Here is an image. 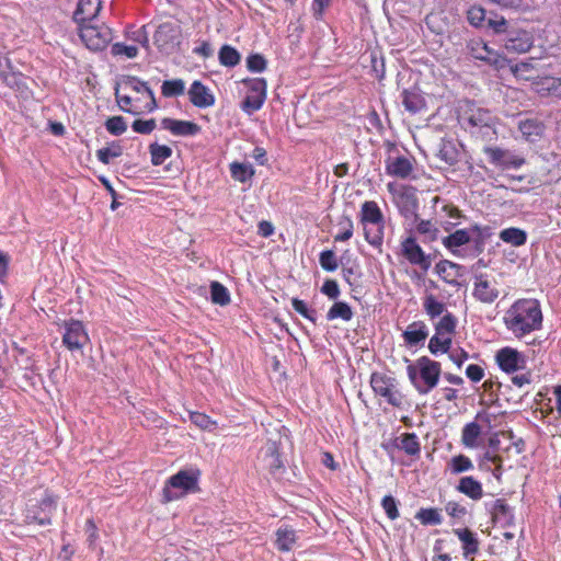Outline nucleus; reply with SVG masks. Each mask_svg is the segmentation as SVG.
<instances>
[{
	"instance_id": "obj_1",
	"label": "nucleus",
	"mask_w": 561,
	"mask_h": 561,
	"mask_svg": "<svg viewBox=\"0 0 561 561\" xmlns=\"http://www.w3.org/2000/svg\"><path fill=\"white\" fill-rule=\"evenodd\" d=\"M504 322L507 329L516 337H523L526 334L538 330L542 322L539 304L533 299H522L516 301L506 311Z\"/></svg>"
},
{
	"instance_id": "obj_2",
	"label": "nucleus",
	"mask_w": 561,
	"mask_h": 561,
	"mask_svg": "<svg viewBox=\"0 0 561 561\" xmlns=\"http://www.w3.org/2000/svg\"><path fill=\"white\" fill-rule=\"evenodd\" d=\"M115 95L118 106L134 114L144 110L151 111L154 106L152 91L145 83L135 80L119 82Z\"/></svg>"
},
{
	"instance_id": "obj_3",
	"label": "nucleus",
	"mask_w": 561,
	"mask_h": 561,
	"mask_svg": "<svg viewBox=\"0 0 561 561\" xmlns=\"http://www.w3.org/2000/svg\"><path fill=\"white\" fill-rule=\"evenodd\" d=\"M408 375L420 393H427L438 382L440 365L424 356L408 366Z\"/></svg>"
},
{
	"instance_id": "obj_4",
	"label": "nucleus",
	"mask_w": 561,
	"mask_h": 561,
	"mask_svg": "<svg viewBox=\"0 0 561 561\" xmlns=\"http://www.w3.org/2000/svg\"><path fill=\"white\" fill-rule=\"evenodd\" d=\"M197 470H181L172 476L165 483L163 489V501L171 502L185 496L188 493L198 491Z\"/></svg>"
},
{
	"instance_id": "obj_5",
	"label": "nucleus",
	"mask_w": 561,
	"mask_h": 561,
	"mask_svg": "<svg viewBox=\"0 0 561 561\" xmlns=\"http://www.w3.org/2000/svg\"><path fill=\"white\" fill-rule=\"evenodd\" d=\"M362 222L364 224L365 238L370 244L381 241L382 215L375 202H366L362 207Z\"/></svg>"
},
{
	"instance_id": "obj_6",
	"label": "nucleus",
	"mask_w": 561,
	"mask_h": 561,
	"mask_svg": "<svg viewBox=\"0 0 561 561\" xmlns=\"http://www.w3.org/2000/svg\"><path fill=\"white\" fill-rule=\"evenodd\" d=\"M243 84L248 87V93L242 102V110L251 114L261 108L266 96V82L263 79L254 78L243 80Z\"/></svg>"
},
{
	"instance_id": "obj_7",
	"label": "nucleus",
	"mask_w": 561,
	"mask_h": 561,
	"mask_svg": "<svg viewBox=\"0 0 561 561\" xmlns=\"http://www.w3.org/2000/svg\"><path fill=\"white\" fill-rule=\"evenodd\" d=\"M472 294L479 301L492 304L500 297L502 289L494 276L481 274L476 277Z\"/></svg>"
},
{
	"instance_id": "obj_8",
	"label": "nucleus",
	"mask_w": 561,
	"mask_h": 561,
	"mask_svg": "<svg viewBox=\"0 0 561 561\" xmlns=\"http://www.w3.org/2000/svg\"><path fill=\"white\" fill-rule=\"evenodd\" d=\"M104 25L103 19L80 23V37L89 49L99 51L105 47Z\"/></svg>"
},
{
	"instance_id": "obj_9",
	"label": "nucleus",
	"mask_w": 561,
	"mask_h": 561,
	"mask_svg": "<svg viewBox=\"0 0 561 561\" xmlns=\"http://www.w3.org/2000/svg\"><path fill=\"white\" fill-rule=\"evenodd\" d=\"M388 190L392 194L397 206L404 213H413L417 206L415 190L410 186L389 183Z\"/></svg>"
},
{
	"instance_id": "obj_10",
	"label": "nucleus",
	"mask_w": 561,
	"mask_h": 561,
	"mask_svg": "<svg viewBox=\"0 0 561 561\" xmlns=\"http://www.w3.org/2000/svg\"><path fill=\"white\" fill-rule=\"evenodd\" d=\"M56 510V501L51 495L46 494L38 505H34L27 511V523H37L46 525L50 523V518Z\"/></svg>"
},
{
	"instance_id": "obj_11",
	"label": "nucleus",
	"mask_w": 561,
	"mask_h": 561,
	"mask_svg": "<svg viewBox=\"0 0 561 561\" xmlns=\"http://www.w3.org/2000/svg\"><path fill=\"white\" fill-rule=\"evenodd\" d=\"M180 26L176 23L167 22L159 25L154 42L160 49H173L180 43Z\"/></svg>"
},
{
	"instance_id": "obj_12",
	"label": "nucleus",
	"mask_w": 561,
	"mask_h": 561,
	"mask_svg": "<svg viewBox=\"0 0 561 561\" xmlns=\"http://www.w3.org/2000/svg\"><path fill=\"white\" fill-rule=\"evenodd\" d=\"M496 360L506 373H515L526 368V358L518 351L505 347L497 352Z\"/></svg>"
},
{
	"instance_id": "obj_13",
	"label": "nucleus",
	"mask_w": 561,
	"mask_h": 561,
	"mask_svg": "<svg viewBox=\"0 0 561 561\" xmlns=\"http://www.w3.org/2000/svg\"><path fill=\"white\" fill-rule=\"evenodd\" d=\"M533 46V36L525 31H511L504 42V48L512 54H523Z\"/></svg>"
},
{
	"instance_id": "obj_14",
	"label": "nucleus",
	"mask_w": 561,
	"mask_h": 561,
	"mask_svg": "<svg viewBox=\"0 0 561 561\" xmlns=\"http://www.w3.org/2000/svg\"><path fill=\"white\" fill-rule=\"evenodd\" d=\"M102 0H80L75 12V19L78 23L94 22L102 12Z\"/></svg>"
},
{
	"instance_id": "obj_15",
	"label": "nucleus",
	"mask_w": 561,
	"mask_h": 561,
	"mask_svg": "<svg viewBox=\"0 0 561 561\" xmlns=\"http://www.w3.org/2000/svg\"><path fill=\"white\" fill-rule=\"evenodd\" d=\"M88 341L82 323L79 321H70L66 324V333L64 335V343L69 350H79Z\"/></svg>"
},
{
	"instance_id": "obj_16",
	"label": "nucleus",
	"mask_w": 561,
	"mask_h": 561,
	"mask_svg": "<svg viewBox=\"0 0 561 561\" xmlns=\"http://www.w3.org/2000/svg\"><path fill=\"white\" fill-rule=\"evenodd\" d=\"M490 161L503 169H517L524 163V159L517 157L510 151L497 148H489L485 150Z\"/></svg>"
},
{
	"instance_id": "obj_17",
	"label": "nucleus",
	"mask_w": 561,
	"mask_h": 561,
	"mask_svg": "<svg viewBox=\"0 0 561 561\" xmlns=\"http://www.w3.org/2000/svg\"><path fill=\"white\" fill-rule=\"evenodd\" d=\"M412 170V163L404 157H389L387 160L386 171L390 175L405 179Z\"/></svg>"
},
{
	"instance_id": "obj_18",
	"label": "nucleus",
	"mask_w": 561,
	"mask_h": 561,
	"mask_svg": "<svg viewBox=\"0 0 561 561\" xmlns=\"http://www.w3.org/2000/svg\"><path fill=\"white\" fill-rule=\"evenodd\" d=\"M403 253L411 263L420 265L423 270L428 268L431 264L430 260L424 255L422 249L413 239L404 241Z\"/></svg>"
},
{
	"instance_id": "obj_19",
	"label": "nucleus",
	"mask_w": 561,
	"mask_h": 561,
	"mask_svg": "<svg viewBox=\"0 0 561 561\" xmlns=\"http://www.w3.org/2000/svg\"><path fill=\"white\" fill-rule=\"evenodd\" d=\"M275 536V545L280 551L291 550L298 540L296 531L288 526L279 527Z\"/></svg>"
},
{
	"instance_id": "obj_20",
	"label": "nucleus",
	"mask_w": 561,
	"mask_h": 561,
	"mask_svg": "<svg viewBox=\"0 0 561 561\" xmlns=\"http://www.w3.org/2000/svg\"><path fill=\"white\" fill-rule=\"evenodd\" d=\"M437 273L448 283H455L465 275L462 266L450 261H442L436 265Z\"/></svg>"
},
{
	"instance_id": "obj_21",
	"label": "nucleus",
	"mask_w": 561,
	"mask_h": 561,
	"mask_svg": "<svg viewBox=\"0 0 561 561\" xmlns=\"http://www.w3.org/2000/svg\"><path fill=\"white\" fill-rule=\"evenodd\" d=\"M191 101L197 106H209L214 103L213 95L198 81H195L190 91Z\"/></svg>"
},
{
	"instance_id": "obj_22",
	"label": "nucleus",
	"mask_w": 561,
	"mask_h": 561,
	"mask_svg": "<svg viewBox=\"0 0 561 561\" xmlns=\"http://www.w3.org/2000/svg\"><path fill=\"white\" fill-rule=\"evenodd\" d=\"M481 433L482 426L476 422H471L462 430L461 443L468 448H476L479 446Z\"/></svg>"
},
{
	"instance_id": "obj_23",
	"label": "nucleus",
	"mask_w": 561,
	"mask_h": 561,
	"mask_svg": "<svg viewBox=\"0 0 561 561\" xmlns=\"http://www.w3.org/2000/svg\"><path fill=\"white\" fill-rule=\"evenodd\" d=\"M428 335L427 328L422 322H414L408 327L403 333L407 343L414 345L423 342Z\"/></svg>"
},
{
	"instance_id": "obj_24",
	"label": "nucleus",
	"mask_w": 561,
	"mask_h": 561,
	"mask_svg": "<svg viewBox=\"0 0 561 561\" xmlns=\"http://www.w3.org/2000/svg\"><path fill=\"white\" fill-rule=\"evenodd\" d=\"M162 124L164 128L171 130L175 135H194L198 131L197 125L190 122L165 118Z\"/></svg>"
},
{
	"instance_id": "obj_25",
	"label": "nucleus",
	"mask_w": 561,
	"mask_h": 561,
	"mask_svg": "<svg viewBox=\"0 0 561 561\" xmlns=\"http://www.w3.org/2000/svg\"><path fill=\"white\" fill-rule=\"evenodd\" d=\"M458 490L473 500L481 499L483 494L481 483L474 480L472 477L461 478L459 481Z\"/></svg>"
},
{
	"instance_id": "obj_26",
	"label": "nucleus",
	"mask_w": 561,
	"mask_h": 561,
	"mask_svg": "<svg viewBox=\"0 0 561 561\" xmlns=\"http://www.w3.org/2000/svg\"><path fill=\"white\" fill-rule=\"evenodd\" d=\"M283 448V442H278V446L276 442H271L266 447V460L270 469L275 472L284 467L283 461L280 459L279 449Z\"/></svg>"
},
{
	"instance_id": "obj_27",
	"label": "nucleus",
	"mask_w": 561,
	"mask_h": 561,
	"mask_svg": "<svg viewBox=\"0 0 561 561\" xmlns=\"http://www.w3.org/2000/svg\"><path fill=\"white\" fill-rule=\"evenodd\" d=\"M526 232L518 228H507L500 232V239L514 247L523 245L526 242Z\"/></svg>"
},
{
	"instance_id": "obj_28",
	"label": "nucleus",
	"mask_w": 561,
	"mask_h": 561,
	"mask_svg": "<svg viewBox=\"0 0 561 561\" xmlns=\"http://www.w3.org/2000/svg\"><path fill=\"white\" fill-rule=\"evenodd\" d=\"M538 91L542 94L561 98V79L547 77L538 83Z\"/></svg>"
},
{
	"instance_id": "obj_29",
	"label": "nucleus",
	"mask_w": 561,
	"mask_h": 561,
	"mask_svg": "<svg viewBox=\"0 0 561 561\" xmlns=\"http://www.w3.org/2000/svg\"><path fill=\"white\" fill-rule=\"evenodd\" d=\"M232 178L239 182H247L254 175V169L249 163L233 162L230 164Z\"/></svg>"
},
{
	"instance_id": "obj_30",
	"label": "nucleus",
	"mask_w": 561,
	"mask_h": 561,
	"mask_svg": "<svg viewBox=\"0 0 561 561\" xmlns=\"http://www.w3.org/2000/svg\"><path fill=\"white\" fill-rule=\"evenodd\" d=\"M458 538L463 543L466 554L474 553L478 549V541L474 538L472 531L469 529H457L455 530Z\"/></svg>"
},
{
	"instance_id": "obj_31",
	"label": "nucleus",
	"mask_w": 561,
	"mask_h": 561,
	"mask_svg": "<svg viewBox=\"0 0 561 561\" xmlns=\"http://www.w3.org/2000/svg\"><path fill=\"white\" fill-rule=\"evenodd\" d=\"M211 300L215 304L225 306L230 302V295L228 289L218 282H213L210 285Z\"/></svg>"
},
{
	"instance_id": "obj_32",
	"label": "nucleus",
	"mask_w": 561,
	"mask_h": 561,
	"mask_svg": "<svg viewBox=\"0 0 561 561\" xmlns=\"http://www.w3.org/2000/svg\"><path fill=\"white\" fill-rule=\"evenodd\" d=\"M398 446L409 455H415L420 451V444L415 434L401 435Z\"/></svg>"
},
{
	"instance_id": "obj_33",
	"label": "nucleus",
	"mask_w": 561,
	"mask_h": 561,
	"mask_svg": "<svg viewBox=\"0 0 561 561\" xmlns=\"http://www.w3.org/2000/svg\"><path fill=\"white\" fill-rule=\"evenodd\" d=\"M352 316H353V312H352L350 306L345 302L340 301V302H335L331 307L327 317L329 320L341 318L345 321H348V320H351Z\"/></svg>"
},
{
	"instance_id": "obj_34",
	"label": "nucleus",
	"mask_w": 561,
	"mask_h": 561,
	"mask_svg": "<svg viewBox=\"0 0 561 561\" xmlns=\"http://www.w3.org/2000/svg\"><path fill=\"white\" fill-rule=\"evenodd\" d=\"M171 148L167 146L158 144L150 146L151 161L156 165L162 164L171 156Z\"/></svg>"
},
{
	"instance_id": "obj_35",
	"label": "nucleus",
	"mask_w": 561,
	"mask_h": 561,
	"mask_svg": "<svg viewBox=\"0 0 561 561\" xmlns=\"http://www.w3.org/2000/svg\"><path fill=\"white\" fill-rule=\"evenodd\" d=\"M111 53L116 57L134 58L137 56L138 48L133 45L115 43L112 45Z\"/></svg>"
},
{
	"instance_id": "obj_36",
	"label": "nucleus",
	"mask_w": 561,
	"mask_h": 561,
	"mask_svg": "<svg viewBox=\"0 0 561 561\" xmlns=\"http://www.w3.org/2000/svg\"><path fill=\"white\" fill-rule=\"evenodd\" d=\"M470 240V236L466 230H457L450 236H448L444 243L447 248L460 247L462 244L468 243Z\"/></svg>"
},
{
	"instance_id": "obj_37",
	"label": "nucleus",
	"mask_w": 561,
	"mask_h": 561,
	"mask_svg": "<svg viewBox=\"0 0 561 561\" xmlns=\"http://www.w3.org/2000/svg\"><path fill=\"white\" fill-rule=\"evenodd\" d=\"M485 11L481 7H472L468 10V21L477 27H484L486 23Z\"/></svg>"
},
{
	"instance_id": "obj_38",
	"label": "nucleus",
	"mask_w": 561,
	"mask_h": 561,
	"mask_svg": "<svg viewBox=\"0 0 561 561\" xmlns=\"http://www.w3.org/2000/svg\"><path fill=\"white\" fill-rule=\"evenodd\" d=\"M219 59L225 66H234L239 62L240 55L234 48L224 46L219 53Z\"/></svg>"
},
{
	"instance_id": "obj_39",
	"label": "nucleus",
	"mask_w": 561,
	"mask_h": 561,
	"mask_svg": "<svg viewBox=\"0 0 561 561\" xmlns=\"http://www.w3.org/2000/svg\"><path fill=\"white\" fill-rule=\"evenodd\" d=\"M184 92V82L182 80L164 81L162 84V93L164 96H175Z\"/></svg>"
},
{
	"instance_id": "obj_40",
	"label": "nucleus",
	"mask_w": 561,
	"mask_h": 561,
	"mask_svg": "<svg viewBox=\"0 0 561 561\" xmlns=\"http://www.w3.org/2000/svg\"><path fill=\"white\" fill-rule=\"evenodd\" d=\"M449 465L454 473H460L470 470L473 467L471 460L463 455L454 457Z\"/></svg>"
},
{
	"instance_id": "obj_41",
	"label": "nucleus",
	"mask_w": 561,
	"mask_h": 561,
	"mask_svg": "<svg viewBox=\"0 0 561 561\" xmlns=\"http://www.w3.org/2000/svg\"><path fill=\"white\" fill-rule=\"evenodd\" d=\"M424 307L431 317L440 316L445 311L444 304L437 301L433 296L426 297Z\"/></svg>"
},
{
	"instance_id": "obj_42",
	"label": "nucleus",
	"mask_w": 561,
	"mask_h": 561,
	"mask_svg": "<svg viewBox=\"0 0 561 561\" xmlns=\"http://www.w3.org/2000/svg\"><path fill=\"white\" fill-rule=\"evenodd\" d=\"M190 419L196 426H198L202 430L211 431L213 427L216 425L215 421L210 420L209 416L202 413H191Z\"/></svg>"
},
{
	"instance_id": "obj_43",
	"label": "nucleus",
	"mask_w": 561,
	"mask_h": 561,
	"mask_svg": "<svg viewBox=\"0 0 561 561\" xmlns=\"http://www.w3.org/2000/svg\"><path fill=\"white\" fill-rule=\"evenodd\" d=\"M371 386L374 391L381 397L388 396L389 391L393 387L392 385L388 383L381 376H373Z\"/></svg>"
},
{
	"instance_id": "obj_44",
	"label": "nucleus",
	"mask_w": 561,
	"mask_h": 561,
	"mask_svg": "<svg viewBox=\"0 0 561 561\" xmlns=\"http://www.w3.org/2000/svg\"><path fill=\"white\" fill-rule=\"evenodd\" d=\"M456 328V320L451 314H445L436 324V331L453 334Z\"/></svg>"
},
{
	"instance_id": "obj_45",
	"label": "nucleus",
	"mask_w": 561,
	"mask_h": 561,
	"mask_svg": "<svg viewBox=\"0 0 561 561\" xmlns=\"http://www.w3.org/2000/svg\"><path fill=\"white\" fill-rule=\"evenodd\" d=\"M423 524L437 525L440 523V515L436 510H422L416 516Z\"/></svg>"
},
{
	"instance_id": "obj_46",
	"label": "nucleus",
	"mask_w": 561,
	"mask_h": 561,
	"mask_svg": "<svg viewBox=\"0 0 561 561\" xmlns=\"http://www.w3.org/2000/svg\"><path fill=\"white\" fill-rule=\"evenodd\" d=\"M490 465L495 466L493 473L495 477H499V471L501 469V458L497 455H495L494 453L489 450L483 456L482 466L486 469H491Z\"/></svg>"
},
{
	"instance_id": "obj_47",
	"label": "nucleus",
	"mask_w": 561,
	"mask_h": 561,
	"mask_svg": "<svg viewBox=\"0 0 561 561\" xmlns=\"http://www.w3.org/2000/svg\"><path fill=\"white\" fill-rule=\"evenodd\" d=\"M472 126H489L492 123V116L489 112L478 111L469 117Z\"/></svg>"
},
{
	"instance_id": "obj_48",
	"label": "nucleus",
	"mask_w": 561,
	"mask_h": 561,
	"mask_svg": "<svg viewBox=\"0 0 561 561\" xmlns=\"http://www.w3.org/2000/svg\"><path fill=\"white\" fill-rule=\"evenodd\" d=\"M403 104L410 112H416L422 106V101L417 94L403 92Z\"/></svg>"
},
{
	"instance_id": "obj_49",
	"label": "nucleus",
	"mask_w": 561,
	"mask_h": 561,
	"mask_svg": "<svg viewBox=\"0 0 561 561\" xmlns=\"http://www.w3.org/2000/svg\"><path fill=\"white\" fill-rule=\"evenodd\" d=\"M126 123L121 116H114L107 119V131L119 135L126 130Z\"/></svg>"
},
{
	"instance_id": "obj_50",
	"label": "nucleus",
	"mask_w": 561,
	"mask_h": 561,
	"mask_svg": "<svg viewBox=\"0 0 561 561\" xmlns=\"http://www.w3.org/2000/svg\"><path fill=\"white\" fill-rule=\"evenodd\" d=\"M485 26L492 28L495 33H505L507 31V22L502 16L489 18Z\"/></svg>"
},
{
	"instance_id": "obj_51",
	"label": "nucleus",
	"mask_w": 561,
	"mask_h": 561,
	"mask_svg": "<svg viewBox=\"0 0 561 561\" xmlns=\"http://www.w3.org/2000/svg\"><path fill=\"white\" fill-rule=\"evenodd\" d=\"M320 264L327 271H334L337 267L335 255L332 251H324L320 255Z\"/></svg>"
},
{
	"instance_id": "obj_52",
	"label": "nucleus",
	"mask_w": 561,
	"mask_h": 561,
	"mask_svg": "<svg viewBox=\"0 0 561 561\" xmlns=\"http://www.w3.org/2000/svg\"><path fill=\"white\" fill-rule=\"evenodd\" d=\"M416 230L422 234L428 236L430 238H435L436 232H437V228L431 220H423V219H421L417 222Z\"/></svg>"
},
{
	"instance_id": "obj_53",
	"label": "nucleus",
	"mask_w": 561,
	"mask_h": 561,
	"mask_svg": "<svg viewBox=\"0 0 561 561\" xmlns=\"http://www.w3.org/2000/svg\"><path fill=\"white\" fill-rule=\"evenodd\" d=\"M294 309L299 312L305 318L309 319L310 321L314 322V311L309 310L306 306V304L302 300H299L297 298L293 299L291 301Z\"/></svg>"
},
{
	"instance_id": "obj_54",
	"label": "nucleus",
	"mask_w": 561,
	"mask_h": 561,
	"mask_svg": "<svg viewBox=\"0 0 561 561\" xmlns=\"http://www.w3.org/2000/svg\"><path fill=\"white\" fill-rule=\"evenodd\" d=\"M340 225L342 226L343 230L341 233H339L335 237V241H346L348 240L353 234V222L348 218H344Z\"/></svg>"
},
{
	"instance_id": "obj_55",
	"label": "nucleus",
	"mask_w": 561,
	"mask_h": 561,
	"mask_svg": "<svg viewBox=\"0 0 561 561\" xmlns=\"http://www.w3.org/2000/svg\"><path fill=\"white\" fill-rule=\"evenodd\" d=\"M248 68L252 71H262L265 68V59L261 55H251L248 60Z\"/></svg>"
},
{
	"instance_id": "obj_56",
	"label": "nucleus",
	"mask_w": 561,
	"mask_h": 561,
	"mask_svg": "<svg viewBox=\"0 0 561 561\" xmlns=\"http://www.w3.org/2000/svg\"><path fill=\"white\" fill-rule=\"evenodd\" d=\"M129 36L133 41L140 43L144 47H148L149 37L146 25H144L139 30L130 32Z\"/></svg>"
},
{
	"instance_id": "obj_57",
	"label": "nucleus",
	"mask_w": 561,
	"mask_h": 561,
	"mask_svg": "<svg viewBox=\"0 0 561 561\" xmlns=\"http://www.w3.org/2000/svg\"><path fill=\"white\" fill-rule=\"evenodd\" d=\"M382 507L386 511L387 515L391 519H394L398 517V510H397L396 501L392 496H386L382 500Z\"/></svg>"
},
{
	"instance_id": "obj_58",
	"label": "nucleus",
	"mask_w": 561,
	"mask_h": 561,
	"mask_svg": "<svg viewBox=\"0 0 561 561\" xmlns=\"http://www.w3.org/2000/svg\"><path fill=\"white\" fill-rule=\"evenodd\" d=\"M156 124L153 119L150 121H135L133 128L137 133L148 134L154 128Z\"/></svg>"
},
{
	"instance_id": "obj_59",
	"label": "nucleus",
	"mask_w": 561,
	"mask_h": 561,
	"mask_svg": "<svg viewBox=\"0 0 561 561\" xmlns=\"http://www.w3.org/2000/svg\"><path fill=\"white\" fill-rule=\"evenodd\" d=\"M519 129L527 138H530L533 135L538 136L540 134V127L531 122L520 123Z\"/></svg>"
},
{
	"instance_id": "obj_60",
	"label": "nucleus",
	"mask_w": 561,
	"mask_h": 561,
	"mask_svg": "<svg viewBox=\"0 0 561 561\" xmlns=\"http://www.w3.org/2000/svg\"><path fill=\"white\" fill-rule=\"evenodd\" d=\"M9 79L12 82V85H10L11 88L16 89L22 94H26L27 87L25 79L22 76L13 73L12 76H9Z\"/></svg>"
},
{
	"instance_id": "obj_61",
	"label": "nucleus",
	"mask_w": 561,
	"mask_h": 561,
	"mask_svg": "<svg viewBox=\"0 0 561 561\" xmlns=\"http://www.w3.org/2000/svg\"><path fill=\"white\" fill-rule=\"evenodd\" d=\"M322 291L330 298H336L340 294L339 286L334 280H327L323 284Z\"/></svg>"
},
{
	"instance_id": "obj_62",
	"label": "nucleus",
	"mask_w": 561,
	"mask_h": 561,
	"mask_svg": "<svg viewBox=\"0 0 561 561\" xmlns=\"http://www.w3.org/2000/svg\"><path fill=\"white\" fill-rule=\"evenodd\" d=\"M492 51L489 49L486 45H482L479 49L476 50V58L482 59V60H489L491 62H494L495 65H500V61L497 59L491 58Z\"/></svg>"
},
{
	"instance_id": "obj_63",
	"label": "nucleus",
	"mask_w": 561,
	"mask_h": 561,
	"mask_svg": "<svg viewBox=\"0 0 561 561\" xmlns=\"http://www.w3.org/2000/svg\"><path fill=\"white\" fill-rule=\"evenodd\" d=\"M428 347L433 354L437 353L438 351L447 352L449 350V347L444 344L438 336L435 335L431 339Z\"/></svg>"
},
{
	"instance_id": "obj_64",
	"label": "nucleus",
	"mask_w": 561,
	"mask_h": 561,
	"mask_svg": "<svg viewBox=\"0 0 561 561\" xmlns=\"http://www.w3.org/2000/svg\"><path fill=\"white\" fill-rule=\"evenodd\" d=\"M467 376L473 381H479L483 377V370L477 365H469L467 368Z\"/></svg>"
}]
</instances>
